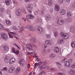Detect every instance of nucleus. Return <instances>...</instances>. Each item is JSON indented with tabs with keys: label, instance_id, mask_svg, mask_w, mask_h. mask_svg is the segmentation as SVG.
<instances>
[{
	"label": "nucleus",
	"instance_id": "nucleus-1",
	"mask_svg": "<svg viewBox=\"0 0 75 75\" xmlns=\"http://www.w3.org/2000/svg\"><path fill=\"white\" fill-rule=\"evenodd\" d=\"M1 38L4 39L5 40H8V35L6 33H2L1 35Z\"/></svg>",
	"mask_w": 75,
	"mask_h": 75
},
{
	"label": "nucleus",
	"instance_id": "nucleus-2",
	"mask_svg": "<svg viewBox=\"0 0 75 75\" xmlns=\"http://www.w3.org/2000/svg\"><path fill=\"white\" fill-rule=\"evenodd\" d=\"M25 28L27 29H28L29 31H35V28H34L32 26L30 25H27L25 26Z\"/></svg>",
	"mask_w": 75,
	"mask_h": 75
},
{
	"label": "nucleus",
	"instance_id": "nucleus-3",
	"mask_svg": "<svg viewBox=\"0 0 75 75\" xmlns=\"http://www.w3.org/2000/svg\"><path fill=\"white\" fill-rule=\"evenodd\" d=\"M26 8L28 10V12L31 13L32 12L31 10L33 8V5L31 4L29 5L27 7H26Z\"/></svg>",
	"mask_w": 75,
	"mask_h": 75
},
{
	"label": "nucleus",
	"instance_id": "nucleus-4",
	"mask_svg": "<svg viewBox=\"0 0 75 75\" xmlns=\"http://www.w3.org/2000/svg\"><path fill=\"white\" fill-rule=\"evenodd\" d=\"M61 35L63 39H67L68 38V35L64 33H61Z\"/></svg>",
	"mask_w": 75,
	"mask_h": 75
},
{
	"label": "nucleus",
	"instance_id": "nucleus-5",
	"mask_svg": "<svg viewBox=\"0 0 75 75\" xmlns=\"http://www.w3.org/2000/svg\"><path fill=\"white\" fill-rule=\"evenodd\" d=\"M36 28L38 30V34H40L41 33L42 31V28L40 27L37 26L36 27Z\"/></svg>",
	"mask_w": 75,
	"mask_h": 75
},
{
	"label": "nucleus",
	"instance_id": "nucleus-6",
	"mask_svg": "<svg viewBox=\"0 0 75 75\" xmlns=\"http://www.w3.org/2000/svg\"><path fill=\"white\" fill-rule=\"evenodd\" d=\"M16 14L17 16H20V15H21L22 14L20 12V9H17L16 11Z\"/></svg>",
	"mask_w": 75,
	"mask_h": 75
},
{
	"label": "nucleus",
	"instance_id": "nucleus-7",
	"mask_svg": "<svg viewBox=\"0 0 75 75\" xmlns=\"http://www.w3.org/2000/svg\"><path fill=\"white\" fill-rule=\"evenodd\" d=\"M64 23H65V21H62L59 18V19L57 21V23L59 25H62Z\"/></svg>",
	"mask_w": 75,
	"mask_h": 75
},
{
	"label": "nucleus",
	"instance_id": "nucleus-8",
	"mask_svg": "<svg viewBox=\"0 0 75 75\" xmlns=\"http://www.w3.org/2000/svg\"><path fill=\"white\" fill-rule=\"evenodd\" d=\"M16 61V59L14 58H13L11 59L9 62V64H13Z\"/></svg>",
	"mask_w": 75,
	"mask_h": 75
},
{
	"label": "nucleus",
	"instance_id": "nucleus-9",
	"mask_svg": "<svg viewBox=\"0 0 75 75\" xmlns=\"http://www.w3.org/2000/svg\"><path fill=\"white\" fill-rule=\"evenodd\" d=\"M26 47L29 50H32V45L31 44H27L26 45Z\"/></svg>",
	"mask_w": 75,
	"mask_h": 75
},
{
	"label": "nucleus",
	"instance_id": "nucleus-10",
	"mask_svg": "<svg viewBox=\"0 0 75 75\" xmlns=\"http://www.w3.org/2000/svg\"><path fill=\"white\" fill-rule=\"evenodd\" d=\"M9 58L8 57L6 56L4 58V61L5 63L7 64L9 62Z\"/></svg>",
	"mask_w": 75,
	"mask_h": 75
},
{
	"label": "nucleus",
	"instance_id": "nucleus-11",
	"mask_svg": "<svg viewBox=\"0 0 75 75\" xmlns=\"http://www.w3.org/2000/svg\"><path fill=\"white\" fill-rule=\"evenodd\" d=\"M28 18H29V19H33V18H34V15L30 14L29 15H28L27 16L26 19H28Z\"/></svg>",
	"mask_w": 75,
	"mask_h": 75
},
{
	"label": "nucleus",
	"instance_id": "nucleus-12",
	"mask_svg": "<svg viewBox=\"0 0 75 75\" xmlns=\"http://www.w3.org/2000/svg\"><path fill=\"white\" fill-rule=\"evenodd\" d=\"M60 9V7L58 5L56 4L55 5V10L56 11H59Z\"/></svg>",
	"mask_w": 75,
	"mask_h": 75
},
{
	"label": "nucleus",
	"instance_id": "nucleus-13",
	"mask_svg": "<svg viewBox=\"0 0 75 75\" xmlns=\"http://www.w3.org/2000/svg\"><path fill=\"white\" fill-rule=\"evenodd\" d=\"M66 11L65 10L62 9L60 10V14L61 15H63L65 14Z\"/></svg>",
	"mask_w": 75,
	"mask_h": 75
},
{
	"label": "nucleus",
	"instance_id": "nucleus-14",
	"mask_svg": "<svg viewBox=\"0 0 75 75\" xmlns=\"http://www.w3.org/2000/svg\"><path fill=\"white\" fill-rule=\"evenodd\" d=\"M30 41L32 42H33L34 43H35L36 42V39L35 38H30Z\"/></svg>",
	"mask_w": 75,
	"mask_h": 75
},
{
	"label": "nucleus",
	"instance_id": "nucleus-15",
	"mask_svg": "<svg viewBox=\"0 0 75 75\" xmlns=\"http://www.w3.org/2000/svg\"><path fill=\"white\" fill-rule=\"evenodd\" d=\"M53 0H49L48 1V5L49 6H51L53 3Z\"/></svg>",
	"mask_w": 75,
	"mask_h": 75
},
{
	"label": "nucleus",
	"instance_id": "nucleus-16",
	"mask_svg": "<svg viewBox=\"0 0 75 75\" xmlns=\"http://www.w3.org/2000/svg\"><path fill=\"white\" fill-rule=\"evenodd\" d=\"M70 31L72 33H74L75 31V28L73 27H71L70 28Z\"/></svg>",
	"mask_w": 75,
	"mask_h": 75
},
{
	"label": "nucleus",
	"instance_id": "nucleus-17",
	"mask_svg": "<svg viewBox=\"0 0 75 75\" xmlns=\"http://www.w3.org/2000/svg\"><path fill=\"white\" fill-rule=\"evenodd\" d=\"M3 49L4 51H8L9 50V47L7 46H5L3 48Z\"/></svg>",
	"mask_w": 75,
	"mask_h": 75
},
{
	"label": "nucleus",
	"instance_id": "nucleus-18",
	"mask_svg": "<svg viewBox=\"0 0 75 75\" xmlns=\"http://www.w3.org/2000/svg\"><path fill=\"white\" fill-rule=\"evenodd\" d=\"M45 43L46 44H48L49 45H51L52 44L51 43L50 41V40H46L45 41Z\"/></svg>",
	"mask_w": 75,
	"mask_h": 75
},
{
	"label": "nucleus",
	"instance_id": "nucleus-19",
	"mask_svg": "<svg viewBox=\"0 0 75 75\" xmlns=\"http://www.w3.org/2000/svg\"><path fill=\"white\" fill-rule=\"evenodd\" d=\"M59 48L57 47H54V51L56 53H58L59 52Z\"/></svg>",
	"mask_w": 75,
	"mask_h": 75
},
{
	"label": "nucleus",
	"instance_id": "nucleus-20",
	"mask_svg": "<svg viewBox=\"0 0 75 75\" xmlns=\"http://www.w3.org/2000/svg\"><path fill=\"white\" fill-rule=\"evenodd\" d=\"M65 66L67 67H70V64L68 62L66 61L65 62Z\"/></svg>",
	"mask_w": 75,
	"mask_h": 75
},
{
	"label": "nucleus",
	"instance_id": "nucleus-21",
	"mask_svg": "<svg viewBox=\"0 0 75 75\" xmlns=\"http://www.w3.org/2000/svg\"><path fill=\"white\" fill-rule=\"evenodd\" d=\"M71 46L72 48H74L75 47V41H74L73 42H72L71 43Z\"/></svg>",
	"mask_w": 75,
	"mask_h": 75
},
{
	"label": "nucleus",
	"instance_id": "nucleus-22",
	"mask_svg": "<svg viewBox=\"0 0 75 75\" xmlns=\"http://www.w3.org/2000/svg\"><path fill=\"white\" fill-rule=\"evenodd\" d=\"M72 19L71 18H69L68 19H67L66 20V22L67 23H70Z\"/></svg>",
	"mask_w": 75,
	"mask_h": 75
},
{
	"label": "nucleus",
	"instance_id": "nucleus-23",
	"mask_svg": "<svg viewBox=\"0 0 75 75\" xmlns=\"http://www.w3.org/2000/svg\"><path fill=\"white\" fill-rule=\"evenodd\" d=\"M46 19L47 20H51L50 16L49 15H47L46 16Z\"/></svg>",
	"mask_w": 75,
	"mask_h": 75
},
{
	"label": "nucleus",
	"instance_id": "nucleus-24",
	"mask_svg": "<svg viewBox=\"0 0 75 75\" xmlns=\"http://www.w3.org/2000/svg\"><path fill=\"white\" fill-rule=\"evenodd\" d=\"M67 17H71V16H72V13H71L70 12H67Z\"/></svg>",
	"mask_w": 75,
	"mask_h": 75
},
{
	"label": "nucleus",
	"instance_id": "nucleus-25",
	"mask_svg": "<svg viewBox=\"0 0 75 75\" xmlns=\"http://www.w3.org/2000/svg\"><path fill=\"white\" fill-rule=\"evenodd\" d=\"M20 29L21 30L19 32V33H21L24 30V27H21Z\"/></svg>",
	"mask_w": 75,
	"mask_h": 75
},
{
	"label": "nucleus",
	"instance_id": "nucleus-26",
	"mask_svg": "<svg viewBox=\"0 0 75 75\" xmlns=\"http://www.w3.org/2000/svg\"><path fill=\"white\" fill-rule=\"evenodd\" d=\"M5 1L7 6H8L10 4V1L8 0H6Z\"/></svg>",
	"mask_w": 75,
	"mask_h": 75
},
{
	"label": "nucleus",
	"instance_id": "nucleus-27",
	"mask_svg": "<svg viewBox=\"0 0 75 75\" xmlns=\"http://www.w3.org/2000/svg\"><path fill=\"white\" fill-rule=\"evenodd\" d=\"M56 64L57 66L59 68V69H60V68H61V64H60V63H59V62H57Z\"/></svg>",
	"mask_w": 75,
	"mask_h": 75
},
{
	"label": "nucleus",
	"instance_id": "nucleus-28",
	"mask_svg": "<svg viewBox=\"0 0 75 75\" xmlns=\"http://www.w3.org/2000/svg\"><path fill=\"white\" fill-rule=\"evenodd\" d=\"M55 57V55L54 54H50V57L51 58H54Z\"/></svg>",
	"mask_w": 75,
	"mask_h": 75
},
{
	"label": "nucleus",
	"instance_id": "nucleus-29",
	"mask_svg": "<svg viewBox=\"0 0 75 75\" xmlns=\"http://www.w3.org/2000/svg\"><path fill=\"white\" fill-rule=\"evenodd\" d=\"M69 72L70 74H73L75 73V71L73 70H71Z\"/></svg>",
	"mask_w": 75,
	"mask_h": 75
},
{
	"label": "nucleus",
	"instance_id": "nucleus-30",
	"mask_svg": "<svg viewBox=\"0 0 75 75\" xmlns=\"http://www.w3.org/2000/svg\"><path fill=\"white\" fill-rule=\"evenodd\" d=\"M54 36L56 37V36H57L58 34H59V33L57 31H56L54 33Z\"/></svg>",
	"mask_w": 75,
	"mask_h": 75
},
{
	"label": "nucleus",
	"instance_id": "nucleus-31",
	"mask_svg": "<svg viewBox=\"0 0 75 75\" xmlns=\"http://www.w3.org/2000/svg\"><path fill=\"white\" fill-rule=\"evenodd\" d=\"M42 54L43 55H45L46 54V50H43L42 52Z\"/></svg>",
	"mask_w": 75,
	"mask_h": 75
},
{
	"label": "nucleus",
	"instance_id": "nucleus-32",
	"mask_svg": "<svg viewBox=\"0 0 75 75\" xmlns=\"http://www.w3.org/2000/svg\"><path fill=\"white\" fill-rule=\"evenodd\" d=\"M6 23L7 25H9L11 24V22H10V21H6Z\"/></svg>",
	"mask_w": 75,
	"mask_h": 75
},
{
	"label": "nucleus",
	"instance_id": "nucleus-33",
	"mask_svg": "<svg viewBox=\"0 0 75 75\" xmlns=\"http://www.w3.org/2000/svg\"><path fill=\"white\" fill-rule=\"evenodd\" d=\"M8 35L9 37V38H13V35H12V34L9 33Z\"/></svg>",
	"mask_w": 75,
	"mask_h": 75
},
{
	"label": "nucleus",
	"instance_id": "nucleus-34",
	"mask_svg": "<svg viewBox=\"0 0 75 75\" xmlns=\"http://www.w3.org/2000/svg\"><path fill=\"white\" fill-rule=\"evenodd\" d=\"M39 13V10H37L34 11V13L35 15H37Z\"/></svg>",
	"mask_w": 75,
	"mask_h": 75
},
{
	"label": "nucleus",
	"instance_id": "nucleus-35",
	"mask_svg": "<svg viewBox=\"0 0 75 75\" xmlns=\"http://www.w3.org/2000/svg\"><path fill=\"white\" fill-rule=\"evenodd\" d=\"M40 66V65L39 64V63H35V64H34V68H35L36 67V66Z\"/></svg>",
	"mask_w": 75,
	"mask_h": 75
},
{
	"label": "nucleus",
	"instance_id": "nucleus-36",
	"mask_svg": "<svg viewBox=\"0 0 75 75\" xmlns=\"http://www.w3.org/2000/svg\"><path fill=\"white\" fill-rule=\"evenodd\" d=\"M58 1L60 4H63L64 3V0H58Z\"/></svg>",
	"mask_w": 75,
	"mask_h": 75
},
{
	"label": "nucleus",
	"instance_id": "nucleus-37",
	"mask_svg": "<svg viewBox=\"0 0 75 75\" xmlns=\"http://www.w3.org/2000/svg\"><path fill=\"white\" fill-rule=\"evenodd\" d=\"M10 33H11V34H13V35L15 36H16L17 35V34L16 33H14L13 32H10Z\"/></svg>",
	"mask_w": 75,
	"mask_h": 75
},
{
	"label": "nucleus",
	"instance_id": "nucleus-38",
	"mask_svg": "<svg viewBox=\"0 0 75 75\" xmlns=\"http://www.w3.org/2000/svg\"><path fill=\"white\" fill-rule=\"evenodd\" d=\"M46 37L47 38H51L50 35H46Z\"/></svg>",
	"mask_w": 75,
	"mask_h": 75
},
{
	"label": "nucleus",
	"instance_id": "nucleus-39",
	"mask_svg": "<svg viewBox=\"0 0 75 75\" xmlns=\"http://www.w3.org/2000/svg\"><path fill=\"white\" fill-rule=\"evenodd\" d=\"M42 47L43 48H46L47 47V44L43 45H42Z\"/></svg>",
	"mask_w": 75,
	"mask_h": 75
},
{
	"label": "nucleus",
	"instance_id": "nucleus-40",
	"mask_svg": "<svg viewBox=\"0 0 75 75\" xmlns=\"http://www.w3.org/2000/svg\"><path fill=\"white\" fill-rule=\"evenodd\" d=\"M8 71L9 73H13V71L10 68L9 69Z\"/></svg>",
	"mask_w": 75,
	"mask_h": 75
},
{
	"label": "nucleus",
	"instance_id": "nucleus-41",
	"mask_svg": "<svg viewBox=\"0 0 75 75\" xmlns=\"http://www.w3.org/2000/svg\"><path fill=\"white\" fill-rule=\"evenodd\" d=\"M13 30H16V31L17 30H18V28L17 27H16V26H14L13 27Z\"/></svg>",
	"mask_w": 75,
	"mask_h": 75
},
{
	"label": "nucleus",
	"instance_id": "nucleus-42",
	"mask_svg": "<svg viewBox=\"0 0 75 75\" xmlns=\"http://www.w3.org/2000/svg\"><path fill=\"white\" fill-rule=\"evenodd\" d=\"M75 63H74L70 67H71V68H75Z\"/></svg>",
	"mask_w": 75,
	"mask_h": 75
},
{
	"label": "nucleus",
	"instance_id": "nucleus-43",
	"mask_svg": "<svg viewBox=\"0 0 75 75\" xmlns=\"http://www.w3.org/2000/svg\"><path fill=\"white\" fill-rule=\"evenodd\" d=\"M15 54H16V55H18L19 54V51L17 50L14 52Z\"/></svg>",
	"mask_w": 75,
	"mask_h": 75
},
{
	"label": "nucleus",
	"instance_id": "nucleus-44",
	"mask_svg": "<svg viewBox=\"0 0 75 75\" xmlns=\"http://www.w3.org/2000/svg\"><path fill=\"white\" fill-rule=\"evenodd\" d=\"M42 69H44V68H45L46 67H47V65H42Z\"/></svg>",
	"mask_w": 75,
	"mask_h": 75
},
{
	"label": "nucleus",
	"instance_id": "nucleus-45",
	"mask_svg": "<svg viewBox=\"0 0 75 75\" xmlns=\"http://www.w3.org/2000/svg\"><path fill=\"white\" fill-rule=\"evenodd\" d=\"M12 50L13 52V53H14V52H15L16 51L15 50V48H14V47H12Z\"/></svg>",
	"mask_w": 75,
	"mask_h": 75
},
{
	"label": "nucleus",
	"instance_id": "nucleus-46",
	"mask_svg": "<svg viewBox=\"0 0 75 75\" xmlns=\"http://www.w3.org/2000/svg\"><path fill=\"white\" fill-rule=\"evenodd\" d=\"M22 12H23V13L24 14H27V12H26V11L25 10V9H23V11H22Z\"/></svg>",
	"mask_w": 75,
	"mask_h": 75
},
{
	"label": "nucleus",
	"instance_id": "nucleus-47",
	"mask_svg": "<svg viewBox=\"0 0 75 75\" xmlns=\"http://www.w3.org/2000/svg\"><path fill=\"white\" fill-rule=\"evenodd\" d=\"M3 71H7V67H4L3 68L2 70Z\"/></svg>",
	"mask_w": 75,
	"mask_h": 75
},
{
	"label": "nucleus",
	"instance_id": "nucleus-48",
	"mask_svg": "<svg viewBox=\"0 0 75 75\" xmlns=\"http://www.w3.org/2000/svg\"><path fill=\"white\" fill-rule=\"evenodd\" d=\"M71 7H73V8L75 7V2H74L72 4V5H71Z\"/></svg>",
	"mask_w": 75,
	"mask_h": 75
},
{
	"label": "nucleus",
	"instance_id": "nucleus-49",
	"mask_svg": "<svg viewBox=\"0 0 75 75\" xmlns=\"http://www.w3.org/2000/svg\"><path fill=\"white\" fill-rule=\"evenodd\" d=\"M11 69L13 71H14L15 70V68L13 67H11Z\"/></svg>",
	"mask_w": 75,
	"mask_h": 75
},
{
	"label": "nucleus",
	"instance_id": "nucleus-50",
	"mask_svg": "<svg viewBox=\"0 0 75 75\" xmlns=\"http://www.w3.org/2000/svg\"><path fill=\"white\" fill-rule=\"evenodd\" d=\"M4 8H1L0 9V11L1 12H3V11H4Z\"/></svg>",
	"mask_w": 75,
	"mask_h": 75
},
{
	"label": "nucleus",
	"instance_id": "nucleus-51",
	"mask_svg": "<svg viewBox=\"0 0 75 75\" xmlns=\"http://www.w3.org/2000/svg\"><path fill=\"white\" fill-rule=\"evenodd\" d=\"M57 74L58 75H64V73H63L59 72Z\"/></svg>",
	"mask_w": 75,
	"mask_h": 75
},
{
	"label": "nucleus",
	"instance_id": "nucleus-52",
	"mask_svg": "<svg viewBox=\"0 0 75 75\" xmlns=\"http://www.w3.org/2000/svg\"><path fill=\"white\" fill-rule=\"evenodd\" d=\"M14 45L15 46H16V47L17 48H18V49H20V47L17 45V44H14Z\"/></svg>",
	"mask_w": 75,
	"mask_h": 75
},
{
	"label": "nucleus",
	"instance_id": "nucleus-53",
	"mask_svg": "<svg viewBox=\"0 0 75 75\" xmlns=\"http://www.w3.org/2000/svg\"><path fill=\"white\" fill-rule=\"evenodd\" d=\"M43 73H45V71H42L40 74V75H42V74H43Z\"/></svg>",
	"mask_w": 75,
	"mask_h": 75
},
{
	"label": "nucleus",
	"instance_id": "nucleus-54",
	"mask_svg": "<svg viewBox=\"0 0 75 75\" xmlns=\"http://www.w3.org/2000/svg\"><path fill=\"white\" fill-rule=\"evenodd\" d=\"M58 43V44H61V41H60V40H58L57 42Z\"/></svg>",
	"mask_w": 75,
	"mask_h": 75
},
{
	"label": "nucleus",
	"instance_id": "nucleus-55",
	"mask_svg": "<svg viewBox=\"0 0 75 75\" xmlns=\"http://www.w3.org/2000/svg\"><path fill=\"white\" fill-rule=\"evenodd\" d=\"M22 20H23L24 21H27V20H26V18H22Z\"/></svg>",
	"mask_w": 75,
	"mask_h": 75
},
{
	"label": "nucleus",
	"instance_id": "nucleus-56",
	"mask_svg": "<svg viewBox=\"0 0 75 75\" xmlns=\"http://www.w3.org/2000/svg\"><path fill=\"white\" fill-rule=\"evenodd\" d=\"M16 71H17V72H19L20 71V68H18L16 70Z\"/></svg>",
	"mask_w": 75,
	"mask_h": 75
},
{
	"label": "nucleus",
	"instance_id": "nucleus-57",
	"mask_svg": "<svg viewBox=\"0 0 75 75\" xmlns=\"http://www.w3.org/2000/svg\"><path fill=\"white\" fill-rule=\"evenodd\" d=\"M50 12L51 13H52V12H53V9H52V8H51L50 9Z\"/></svg>",
	"mask_w": 75,
	"mask_h": 75
},
{
	"label": "nucleus",
	"instance_id": "nucleus-58",
	"mask_svg": "<svg viewBox=\"0 0 75 75\" xmlns=\"http://www.w3.org/2000/svg\"><path fill=\"white\" fill-rule=\"evenodd\" d=\"M55 70V69L51 68L50 69V71H54Z\"/></svg>",
	"mask_w": 75,
	"mask_h": 75
},
{
	"label": "nucleus",
	"instance_id": "nucleus-59",
	"mask_svg": "<svg viewBox=\"0 0 75 75\" xmlns=\"http://www.w3.org/2000/svg\"><path fill=\"white\" fill-rule=\"evenodd\" d=\"M30 64H28L27 65L28 69H29V68H30Z\"/></svg>",
	"mask_w": 75,
	"mask_h": 75
},
{
	"label": "nucleus",
	"instance_id": "nucleus-60",
	"mask_svg": "<svg viewBox=\"0 0 75 75\" xmlns=\"http://www.w3.org/2000/svg\"><path fill=\"white\" fill-rule=\"evenodd\" d=\"M13 1L14 4H17V2L15 0H13Z\"/></svg>",
	"mask_w": 75,
	"mask_h": 75
},
{
	"label": "nucleus",
	"instance_id": "nucleus-61",
	"mask_svg": "<svg viewBox=\"0 0 75 75\" xmlns=\"http://www.w3.org/2000/svg\"><path fill=\"white\" fill-rule=\"evenodd\" d=\"M6 13L7 14H10V10H8L6 11Z\"/></svg>",
	"mask_w": 75,
	"mask_h": 75
},
{
	"label": "nucleus",
	"instance_id": "nucleus-62",
	"mask_svg": "<svg viewBox=\"0 0 75 75\" xmlns=\"http://www.w3.org/2000/svg\"><path fill=\"white\" fill-rule=\"evenodd\" d=\"M69 62L71 63V62H72L73 60H72V59H71L69 60Z\"/></svg>",
	"mask_w": 75,
	"mask_h": 75
},
{
	"label": "nucleus",
	"instance_id": "nucleus-63",
	"mask_svg": "<svg viewBox=\"0 0 75 75\" xmlns=\"http://www.w3.org/2000/svg\"><path fill=\"white\" fill-rule=\"evenodd\" d=\"M31 45H32V47H35V44H31Z\"/></svg>",
	"mask_w": 75,
	"mask_h": 75
},
{
	"label": "nucleus",
	"instance_id": "nucleus-64",
	"mask_svg": "<svg viewBox=\"0 0 75 75\" xmlns=\"http://www.w3.org/2000/svg\"><path fill=\"white\" fill-rule=\"evenodd\" d=\"M36 61H40V59L38 58H37L36 59Z\"/></svg>",
	"mask_w": 75,
	"mask_h": 75
}]
</instances>
